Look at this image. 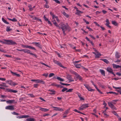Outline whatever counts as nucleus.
<instances>
[{"label":"nucleus","instance_id":"f257e3e1","mask_svg":"<svg viewBox=\"0 0 121 121\" xmlns=\"http://www.w3.org/2000/svg\"><path fill=\"white\" fill-rule=\"evenodd\" d=\"M4 41L2 40H0V42L2 43L3 44H6L9 45H13L17 44L15 42L12 40H9L3 39Z\"/></svg>","mask_w":121,"mask_h":121},{"label":"nucleus","instance_id":"f03ea898","mask_svg":"<svg viewBox=\"0 0 121 121\" xmlns=\"http://www.w3.org/2000/svg\"><path fill=\"white\" fill-rule=\"evenodd\" d=\"M59 25L60 26V28L59 29L61 28L62 29V31L66 30L68 29L69 27L68 25H66L62 22L60 23L59 24Z\"/></svg>","mask_w":121,"mask_h":121},{"label":"nucleus","instance_id":"7ed1b4c3","mask_svg":"<svg viewBox=\"0 0 121 121\" xmlns=\"http://www.w3.org/2000/svg\"><path fill=\"white\" fill-rule=\"evenodd\" d=\"M17 50L18 51H22L23 52H24L25 53H29L30 55L34 56L36 58L37 57V56L36 54H34L33 53L30 52V51L29 50L26 49H17Z\"/></svg>","mask_w":121,"mask_h":121},{"label":"nucleus","instance_id":"20e7f679","mask_svg":"<svg viewBox=\"0 0 121 121\" xmlns=\"http://www.w3.org/2000/svg\"><path fill=\"white\" fill-rule=\"evenodd\" d=\"M88 104H84L82 105L79 108L80 110H83L84 109L88 107Z\"/></svg>","mask_w":121,"mask_h":121},{"label":"nucleus","instance_id":"39448f33","mask_svg":"<svg viewBox=\"0 0 121 121\" xmlns=\"http://www.w3.org/2000/svg\"><path fill=\"white\" fill-rule=\"evenodd\" d=\"M66 77L69 80V82L74 81V80H73L71 75L69 74L67 75Z\"/></svg>","mask_w":121,"mask_h":121},{"label":"nucleus","instance_id":"423d86ee","mask_svg":"<svg viewBox=\"0 0 121 121\" xmlns=\"http://www.w3.org/2000/svg\"><path fill=\"white\" fill-rule=\"evenodd\" d=\"M53 108H55L54 110L56 111H59L60 112H62L64 111V110L63 109L60 108L59 107H52Z\"/></svg>","mask_w":121,"mask_h":121},{"label":"nucleus","instance_id":"0eeeda50","mask_svg":"<svg viewBox=\"0 0 121 121\" xmlns=\"http://www.w3.org/2000/svg\"><path fill=\"white\" fill-rule=\"evenodd\" d=\"M6 82L7 83L11 86H15L17 85V84L16 83H14L11 80L6 81Z\"/></svg>","mask_w":121,"mask_h":121},{"label":"nucleus","instance_id":"6e6552de","mask_svg":"<svg viewBox=\"0 0 121 121\" xmlns=\"http://www.w3.org/2000/svg\"><path fill=\"white\" fill-rule=\"evenodd\" d=\"M14 106L13 105L8 106L6 107L5 109L10 110H13L14 109Z\"/></svg>","mask_w":121,"mask_h":121},{"label":"nucleus","instance_id":"1a4fd4ad","mask_svg":"<svg viewBox=\"0 0 121 121\" xmlns=\"http://www.w3.org/2000/svg\"><path fill=\"white\" fill-rule=\"evenodd\" d=\"M74 74L76 76V78H77L80 81L82 80V78L81 76L79 74H78L76 72H75Z\"/></svg>","mask_w":121,"mask_h":121},{"label":"nucleus","instance_id":"9d476101","mask_svg":"<svg viewBox=\"0 0 121 121\" xmlns=\"http://www.w3.org/2000/svg\"><path fill=\"white\" fill-rule=\"evenodd\" d=\"M108 104L109 106L112 109H116L114 106L111 103L108 102Z\"/></svg>","mask_w":121,"mask_h":121},{"label":"nucleus","instance_id":"9b49d317","mask_svg":"<svg viewBox=\"0 0 121 121\" xmlns=\"http://www.w3.org/2000/svg\"><path fill=\"white\" fill-rule=\"evenodd\" d=\"M107 71L110 73H112L113 72L112 69L111 68L109 67H108L107 68Z\"/></svg>","mask_w":121,"mask_h":121},{"label":"nucleus","instance_id":"f8f14e48","mask_svg":"<svg viewBox=\"0 0 121 121\" xmlns=\"http://www.w3.org/2000/svg\"><path fill=\"white\" fill-rule=\"evenodd\" d=\"M96 52V54L95 55V57L97 58H98L99 56H101V55L97 51Z\"/></svg>","mask_w":121,"mask_h":121},{"label":"nucleus","instance_id":"ddd939ff","mask_svg":"<svg viewBox=\"0 0 121 121\" xmlns=\"http://www.w3.org/2000/svg\"><path fill=\"white\" fill-rule=\"evenodd\" d=\"M11 73L13 75H16L17 77H19L21 76L19 74H17L16 73H14L12 71H11Z\"/></svg>","mask_w":121,"mask_h":121},{"label":"nucleus","instance_id":"4468645a","mask_svg":"<svg viewBox=\"0 0 121 121\" xmlns=\"http://www.w3.org/2000/svg\"><path fill=\"white\" fill-rule=\"evenodd\" d=\"M99 71L101 73L102 75L104 76H105V72L104 70L102 69H100L99 70Z\"/></svg>","mask_w":121,"mask_h":121},{"label":"nucleus","instance_id":"2eb2a0df","mask_svg":"<svg viewBox=\"0 0 121 121\" xmlns=\"http://www.w3.org/2000/svg\"><path fill=\"white\" fill-rule=\"evenodd\" d=\"M115 57L117 59L120 58V56L119 55V53L117 52H116L115 54Z\"/></svg>","mask_w":121,"mask_h":121},{"label":"nucleus","instance_id":"dca6fc26","mask_svg":"<svg viewBox=\"0 0 121 121\" xmlns=\"http://www.w3.org/2000/svg\"><path fill=\"white\" fill-rule=\"evenodd\" d=\"M112 66L114 68L117 69L119 68H121V66H120L114 64H112Z\"/></svg>","mask_w":121,"mask_h":121},{"label":"nucleus","instance_id":"f3484780","mask_svg":"<svg viewBox=\"0 0 121 121\" xmlns=\"http://www.w3.org/2000/svg\"><path fill=\"white\" fill-rule=\"evenodd\" d=\"M8 91L10 92H13L14 93H16L17 91L15 90H12L10 89H7Z\"/></svg>","mask_w":121,"mask_h":121},{"label":"nucleus","instance_id":"a211bd4d","mask_svg":"<svg viewBox=\"0 0 121 121\" xmlns=\"http://www.w3.org/2000/svg\"><path fill=\"white\" fill-rule=\"evenodd\" d=\"M40 110H41L42 111H44V112H46L47 111L49 110L48 109H47L46 108H40Z\"/></svg>","mask_w":121,"mask_h":121},{"label":"nucleus","instance_id":"6ab92c4d","mask_svg":"<svg viewBox=\"0 0 121 121\" xmlns=\"http://www.w3.org/2000/svg\"><path fill=\"white\" fill-rule=\"evenodd\" d=\"M35 119L33 118H29L26 119L27 121H35Z\"/></svg>","mask_w":121,"mask_h":121},{"label":"nucleus","instance_id":"aec40b11","mask_svg":"<svg viewBox=\"0 0 121 121\" xmlns=\"http://www.w3.org/2000/svg\"><path fill=\"white\" fill-rule=\"evenodd\" d=\"M101 60L103 61L104 62L106 63L107 64H108L109 63V61L106 59H101Z\"/></svg>","mask_w":121,"mask_h":121},{"label":"nucleus","instance_id":"412c9836","mask_svg":"<svg viewBox=\"0 0 121 121\" xmlns=\"http://www.w3.org/2000/svg\"><path fill=\"white\" fill-rule=\"evenodd\" d=\"M15 101V100H10L7 101L6 102L7 103L9 104H12Z\"/></svg>","mask_w":121,"mask_h":121},{"label":"nucleus","instance_id":"4be33fe9","mask_svg":"<svg viewBox=\"0 0 121 121\" xmlns=\"http://www.w3.org/2000/svg\"><path fill=\"white\" fill-rule=\"evenodd\" d=\"M83 13V12H82L78 10H77L76 13V14L80 15V14L82 13Z\"/></svg>","mask_w":121,"mask_h":121},{"label":"nucleus","instance_id":"5701e85b","mask_svg":"<svg viewBox=\"0 0 121 121\" xmlns=\"http://www.w3.org/2000/svg\"><path fill=\"white\" fill-rule=\"evenodd\" d=\"M56 79L61 82H62L64 81V80L59 77H57Z\"/></svg>","mask_w":121,"mask_h":121},{"label":"nucleus","instance_id":"b1692460","mask_svg":"<svg viewBox=\"0 0 121 121\" xmlns=\"http://www.w3.org/2000/svg\"><path fill=\"white\" fill-rule=\"evenodd\" d=\"M112 24L114 25L115 26H117L118 25V24L116 22L114 21H112Z\"/></svg>","mask_w":121,"mask_h":121},{"label":"nucleus","instance_id":"393cba45","mask_svg":"<svg viewBox=\"0 0 121 121\" xmlns=\"http://www.w3.org/2000/svg\"><path fill=\"white\" fill-rule=\"evenodd\" d=\"M2 21L5 23L7 24H9V23L7 21H6L4 18H2Z\"/></svg>","mask_w":121,"mask_h":121},{"label":"nucleus","instance_id":"a878e982","mask_svg":"<svg viewBox=\"0 0 121 121\" xmlns=\"http://www.w3.org/2000/svg\"><path fill=\"white\" fill-rule=\"evenodd\" d=\"M55 22H53V23L54 25L56 26L58 28H60V26L59 25H58L56 23V22H55V21H54Z\"/></svg>","mask_w":121,"mask_h":121},{"label":"nucleus","instance_id":"bb28decb","mask_svg":"<svg viewBox=\"0 0 121 121\" xmlns=\"http://www.w3.org/2000/svg\"><path fill=\"white\" fill-rule=\"evenodd\" d=\"M107 94H109V93H110V94H115L116 95H118V93H116L115 92H113V91H110V92H107Z\"/></svg>","mask_w":121,"mask_h":121},{"label":"nucleus","instance_id":"cd10ccee","mask_svg":"<svg viewBox=\"0 0 121 121\" xmlns=\"http://www.w3.org/2000/svg\"><path fill=\"white\" fill-rule=\"evenodd\" d=\"M10 27L9 26H8L7 27V28L6 29V31H9L12 30L11 28H10Z\"/></svg>","mask_w":121,"mask_h":121},{"label":"nucleus","instance_id":"c85d7f7f","mask_svg":"<svg viewBox=\"0 0 121 121\" xmlns=\"http://www.w3.org/2000/svg\"><path fill=\"white\" fill-rule=\"evenodd\" d=\"M81 95H80L79 94H78V97L80 98V100H84L85 99H84L82 97H81Z\"/></svg>","mask_w":121,"mask_h":121},{"label":"nucleus","instance_id":"c756f323","mask_svg":"<svg viewBox=\"0 0 121 121\" xmlns=\"http://www.w3.org/2000/svg\"><path fill=\"white\" fill-rule=\"evenodd\" d=\"M57 65H58L60 66L61 67L63 68H66L65 67H64V66H63V65H62L61 63L59 62H58Z\"/></svg>","mask_w":121,"mask_h":121},{"label":"nucleus","instance_id":"7c9ffc66","mask_svg":"<svg viewBox=\"0 0 121 121\" xmlns=\"http://www.w3.org/2000/svg\"><path fill=\"white\" fill-rule=\"evenodd\" d=\"M63 14L64 16H65L67 18L69 17V15H68L65 12H64L63 13Z\"/></svg>","mask_w":121,"mask_h":121},{"label":"nucleus","instance_id":"2f4dec72","mask_svg":"<svg viewBox=\"0 0 121 121\" xmlns=\"http://www.w3.org/2000/svg\"><path fill=\"white\" fill-rule=\"evenodd\" d=\"M60 84H61V85H63L69 86L70 85V84H66V83H63L61 82H60Z\"/></svg>","mask_w":121,"mask_h":121},{"label":"nucleus","instance_id":"473e14b6","mask_svg":"<svg viewBox=\"0 0 121 121\" xmlns=\"http://www.w3.org/2000/svg\"><path fill=\"white\" fill-rule=\"evenodd\" d=\"M75 67L78 68H80L81 66L80 64L74 65Z\"/></svg>","mask_w":121,"mask_h":121},{"label":"nucleus","instance_id":"72a5a7b5","mask_svg":"<svg viewBox=\"0 0 121 121\" xmlns=\"http://www.w3.org/2000/svg\"><path fill=\"white\" fill-rule=\"evenodd\" d=\"M28 7L29 9V10L30 11H31L33 10V8H32V6L31 5H29L28 6Z\"/></svg>","mask_w":121,"mask_h":121},{"label":"nucleus","instance_id":"f704fd0d","mask_svg":"<svg viewBox=\"0 0 121 121\" xmlns=\"http://www.w3.org/2000/svg\"><path fill=\"white\" fill-rule=\"evenodd\" d=\"M87 89L89 91H94L95 90H94L91 89V87L90 86Z\"/></svg>","mask_w":121,"mask_h":121},{"label":"nucleus","instance_id":"c9c22d12","mask_svg":"<svg viewBox=\"0 0 121 121\" xmlns=\"http://www.w3.org/2000/svg\"><path fill=\"white\" fill-rule=\"evenodd\" d=\"M40 63L42 64V65H45L48 67L49 68H51L50 67V66L48 65H46V64H45L42 62H40Z\"/></svg>","mask_w":121,"mask_h":121},{"label":"nucleus","instance_id":"e433bc0d","mask_svg":"<svg viewBox=\"0 0 121 121\" xmlns=\"http://www.w3.org/2000/svg\"><path fill=\"white\" fill-rule=\"evenodd\" d=\"M112 112L115 115L117 116H118V115L117 113L115 111H113Z\"/></svg>","mask_w":121,"mask_h":121},{"label":"nucleus","instance_id":"4c0bfd02","mask_svg":"<svg viewBox=\"0 0 121 121\" xmlns=\"http://www.w3.org/2000/svg\"><path fill=\"white\" fill-rule=\"evenodd\" d=\"M68 90V88H64L61 90L62 92H64L67 91Z\"/></svg>","mask_w":121,"mask_h":121},{"label":"nucleus","instance_id":"58836bf2","mask_svg":"<svg viewBox=\"0 0 121 121\" xmlns=\"http://www.w3.org/2000/svg\"><path fill=\"white\" fill-rule=\"evenodd\" d=\"M69 111H68V110H66L65 112H64V113L63 115H64L65 114H67L69 113Z\"/></svg>","mask_w":121,"mask_h":121},{"label":"nucleus","instance_id":"ea45409f","mask_svg":"<svg viewBox=\"0 0 121 121\" xmlns=\"http://www.w3.org/2000/svg\"><path fill=\"white\" fill-rule=\"evenodd\" d=\"M28 48H29L32 49L36 50V49L34 47H32L30 46H29Z\"/></svg>","mask_w":121,"mask_h":121},{"label":"nucleus","instance_id":"a19ab883","mask_svg":"<svg viewBox=\"0 0 121 121\" xmlns=\"http://www.w3.org/2000/svg\"><path fill=\"white\" fill-rule=\"evenodd\" d=\"M73 90V89H69L68 90L66 91V92H71Z\"/></svg>","mask_w":121,"mask_h":121},{"label":"nucleus","instance_id":"79ce46f5","mask_svg":"<svg viewBox=\"0 0 121 121\" xmlns=\"http://www.w3.org/2000/svg\"><path fill=\"white\" fill-rule=\"evenodd\" d=\"M54 74L53 73H50L49 74V77H52V76H54Z\"/></svg>","mask_w":121,"mask_h":121},{"label":"nucleus","instance_id":"37998d69","mask_svg":"<svg viewBox=\"0 0 121 121\" xmlns=\"http://www.w3.org/2000/svg\"><path fill=\"white\" fill-rule=\"evenodd\" d=\"M39 83H40L41 84H44L45 82L44 81L42 80H40V81L39 82Z\"/></svg>","mask_w":121,"mask_h":121},{"label":"nucleus","instance_id":"c03bdc74","mask_svg":"<svg viewBox=\"0 0 121 121\" xmlns=\"http://www.w3.org/2000/svg\"><path fill=\"white\" fill-rule=\"evenodd\" d=\"M83 20L87 24H89V22L88 21H87L85 19L83 18Z\"/></svg>","mask_w":121,"mask_h":121},{"label":"nucleus","instance_id":"a18cd8bd","mask_svg":"<svg viewBox=\"0 0 121 121\" xmlns=\"http://www.w3.org/2000/svg\"><path fill=\"white\" fill-rule=\"evenodd\" d=\"M36 46H37L40 48H42V47L41 45L39 43L38 45H36Z\"/></svg>","mask_w":121,"mask_h":121},{"label":"nucleus","instance_id":"49530a36","mask_svg":"<svg viewBox=\"0 0 121 121\" xmlns=\"http://www.w3.org/2000/svg\"><path fill=\"white\" fill-rule=\"evenodd\" d=\"M29 117L28 115H23L22 117V118H26Z\"/></svg>","mask_w":121,"mask_h":121},{"label":"nucleus","instance_id":"de8ad7c7","mask_svg":"<svg viewBox=\"0 0 121 121\" xmlns=\"http://www.w3.org/2000/svg\"><path fill=\"white\" fill-rule=\"evenodd\" d=\"M53 1H55L56 3H57L60 4V2L58 0H53Z\"/></svg>","mask_w":121,"mask_h":121},{"label":"nucleus","instance_id":"09e8293b","mask_svg":"<svg viewBox=\"0 0 121 121\" xmlns=\"http://www.w3.org/2000/svg\"><path fill=\"white\" fill-rule=\"evenodd\" d=\"M28 95H30V97H35V96L33 94H28Z\"/></svg>","mask_w":121,"mask_h":121},{"label":"nucleus","instance_id":"8fccbe9b","mask_svg":"<svg viewBox=\"0 0 121 121\" xmlns=\"http://www.w3.org/2000/svg\"><path fill=\"white\" fill-rule=\"evenodd\" d=\"M25 98V97H21L19 99V100L21 102V101L24 100Z\"/></svg>","mask_w":121,"mask_h":121},{"label":"nucleus","instance_id":"3c124183","mask_svg":"<svg viewBox=\"0 0 121 121\" xmlns=\"http://www.w3.org/2000/svg\"><path fill=\"white\" fill-rule=\"evenodd\" d=\"M84 85L86 87L87 89L89 87V86L88 85L86 84H84Z\"/></svg>","mask_w":121,"mask_h":121},{"label":"nucleus","instance_id":"603ef678","mask_svg":"<svg viewBox=\"0 0 121 121\" xmlns=\"http://www.w3.org/2000/svg\"><path fill=\"white\" fill-rule=\"evenodd\" d=\"M113 88H115V89H119L120 90H121V88L120 87H116L114 86H113Z\"/></svg>","mask_w":121,"mask_h":121},{"label":"nucleus","instance_id":"864d4df0","mask_svg":"<svg viewBox=\"0 0 121 121\" xmlns=\"http://www.w3.org/2000/svg\"><path fill=\"white\" fill-rule=\"evenodd\" d=\"M43 18L46 21H48V19L47 18L45 17V16H44Z\"/></svg>","mask_w":121,"mask_h":121},{"label":"nucleus","instance_id":"5fc2aeb1","mask_svg":"<svg viewBox=\"0 0 121 121\" xmlns=\"http://www.w3.org/2000/svg\"><path fill=\"white\" fill-rule=\"evenodd\" d=\"M11 21L13 22H16L17 21V20L15 18H13L12 19Z\"/></svg>","mask_w":121,"mask_h":121},{"label":"nucleus","instance_id":"6e6d98bb","mask_svg":"<svg viewBox=\"0 0 121 121\" xmlns=\"http://www.w3.org/2000/svg\"><path fill=\"white\" fill-rule=\"evenodd\" d=\"M102 12L104 14H106L107 13V11L104 10H103L102 11Z\"/></svg>","mask_w":121,"mask_h":121},{"label":"nucleus","instance_id":"4d7b16f0","mask_svg":"<svg viewBox=\"0 0 121 121\" xmlns=\"http://www.w3.org/2000/svg\"><path fill=\"white\" fill-rule=\"evenodd\" d=\"M86 28L87 29H88L89 30V31H92V29L91 28H90V27H88V26H87L86 27Z\"/></svg>","mask_w":121,"mask_h":121},{"label":"nucleus","instance_id":"13d9d810","mask_svg":"<svg viewBox=\"0 0 121 121\" xmlns=\"http://www.w3.org/2000/svg\"><path fill=\"white\" fill-rule=\"evenodd\" d=\"M13 114L14 115H19V114L18 113H17L15 112H14L13 113Z\"/></svg>","mask_w":121,"mask_h":121},{"label":"nucleus","instance_id":"bf43d9fd","mask_svg":"<svg viewBox=\"0 0 121 121\" xmlns=\"http://www.w3.org/2000/svg\"><path fill=\"white\" fill-rule=\"evenodd\" d=\"M40 80L38 79L35 80V82L37 83H39Z\"/></svg>","mask_w":121,"mask_h":121},{"label":"nucleus","instance_id":"052dcab7","mask_svg":"<svg viewBox=\"0 0 121 121\" xmlns=\"http://www.w3.org/2000/svg\"><path fill=\"white\" fill-rule=\"evenodd\" d=\"M106 22L107 23H106V24H109L110 23L109 20L107 19H106Z\"/></svg>","mask_w":121,"mask_h":121},{"label":"nucleus","instance_id":"680f3d73","mask_svg":"<svg viewBox=\"0 0 121 121\" xmlns=\"http://www.w3.org/2000/svg\"><path fill=\"white\" fill-rule=\"evenodd\" d=\"M38 86V84H34V87H35L36 88Z\"/></svg>","mask_w":121,"mask_h":121},{"label":"nucleus","instance_id":"e2e57ef3","mask_svg":"<svg viewBox=\"0 0 121 121\" xmlns=\"http://www.w3.org/2000/svg\"><path fill=\"white\" fill-rule=\"evenodd\" d=\"M121 59H120L119 60L118 59L116 61H115L114 62H120L121 61Z\"/></svg>","mask_w":121,"mask_h":121},{"label":"nucleus","instance_id":"0e129e2a","mask_svg":"<svg viewBox=\"0 0 121 121\" xmlns=\"http://www.w3.org/2000/svg\"><path fill=\"white\" fill-rule=\"evenodd\" d=\"M109 24H105V25L107 26L109 28H111V27L109 25Z\"/></svg>","mask_w":121,"mask_h":121},{"label":"nucleus","instance_id":"69168bd1","mask_svg":"<svg viewBox=\"0 0 121 121\" xmlns=\"http://www.w3.org/2000/svg\"><path fill=\"white\" fill-rule=\"evenodd\" d=\"M48 91H51V92H55V91L54 90H53V89L52 90H48Z\"/></svg>","mask_w":121,"mask_h":121},{"label":"nucleus","instance_id":"338daca9","mask_svg":"<svg viewBox=\"0 0 121 121\" xmlns=\"http://www.w3.org/2000/svg\"><path fill=\"white\" fill-rule=\"evenodd\" d=\"M89 36L92 38L93 39H95V38L92 35H89Z\"/></svg>","mask_w":121,"mask_h":121},{"label":"nucleus","instance_id":"774afa93","mask_svg":"<svg viewBox=\"0 0 121 121\" xmlns=\"http://www.w3.org/2000/svg\"><path fill=\"white\" fill-rule=\"evenodd\" d=\"M89 42L90 43H91V44L92 46H93V47H94V43H93V42L92 41L90 40Z\"/></svg>","mask_w":121,"mask_h":121}]
</instances>
